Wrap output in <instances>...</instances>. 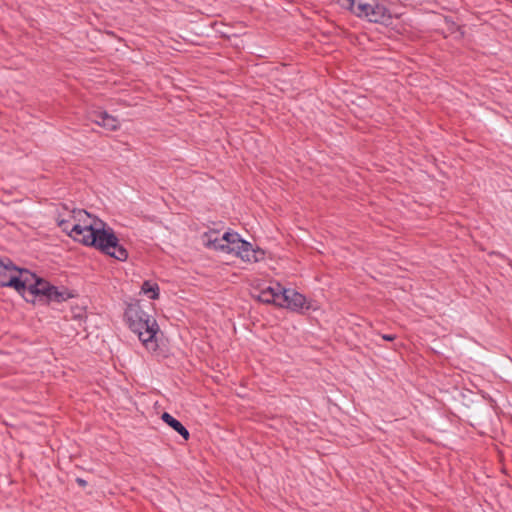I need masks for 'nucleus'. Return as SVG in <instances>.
<instances>
[{
  "mask_svg": "<svg viewBox=\"0 0 512 512\" xmlns=\"http://www.w3.org/2000/svg\"><path fill=\"white\" fill-rule=\"evenodd\" d=\"M62 208L68 211L69 216V218H64V214L59 212L56 217L57 225L63 232L67 233L75 241L94 247L116 260H127L128 251L119 243V239L113 229L106 228L104 221L92 216L83 209L70 208L68 205H63Z\"/></svg>",
  "mask_w": 512,
  "mask_h": 512,
  "instance_id": "f257e3e1",
  "label": "nucleus"
},
{
  "mask_svg": "<svg viewBox=\"0 0 512 512\" xmlns=\"http://www.w3.org/2000/svg\"><path fill=\"white\" fill-rule=\"evenodd\" d=\"M124 317L131 331L138 335L139 340L148 351L158 348L156 334L159 331L156 320L150 317L139 303L127 306Z\"/></svg>",
  "mask_w": 512,
  "mask_h": 512,
  "instance_id": "f03ea898",
  "label": "nucleus"
},
{
  "mask_svg": "<svg viewBox=\"0 0 512 512\" xmlns=\"http://www.w3.org/2000/svg\"><path fill=\"white\" fill-rule=\"evenodd\" d=\"M19 278L26 281L22 289L16 290L19 293L23 294L28 291L31 295L44 299L47 302L53 301L58 303L73 297V294L66 288L59 289L26 269H22Z\"/></svg>",
  "mask_w": 512,
  "mask_h": 512,
  "instance_id": "7ed1b4c3",
  "label": "nucleus"
},
{
  "mask_svg": "<svg viewBox=\"0 0 512 512\" xmlns=\"http://www.w3.org/2000/svg\"><path fill=\"white\" fill-rule=\"evenodd\" d=\"M21 272L9 258H0V286L22 289L26 281L19 278Z\"/></svg>",
  "mask_w": 512,
  "mask_h": 512,
  "instance_id": "20e7f679",
  "label": "nucleus"
},
{
  "mask_svg": "<svg viewBox=\"0 0 512 512\" xmlns=\"http://www.w3.org/2000/svg\"><path fill=\"white\" fill-rule=\"evenodd\" d=\"M357 17H365L373 23H385L391 19L388 8L383 4L375 2L374 4L359 3L357 10H352Z\"/></svg>",
  "mask_w": 512,
  "mask_h": 512,
  "instance_id": "39448f33",
  "label": "nucleus"
},
{
  "mask_svg": "<svg viewBox=\"0 0 512 512\" xmlns=\"http://www.w3.org/2000/svg\"><path fill=\"white\" fill-rule=\"evenodd\" d=\"M213 234L215 232L205 234L208 237L207 246L222 252L234 253L236 249H239L240 242L243 241L236 232H226L221 238H212Z\"/></svg>",
  "mask_w": 512,
  "mask_h": 512,
  "instance_id": "423d86ee",
  "label": "nucleus"
},
{
  "mask_svg": "<svg viewBox=\"0 0 512 512\" xmlns=\"http://www.w3.org/2000/svg\"><path fill=\"white\" fill-rule=\"evenodd\" d=\"M88 119L109 131H116L120 126L118 119L104 110L89 111Z\"/></svg>",
  "mask_w": 512,
  "mask_h": 512,
  "instance_id": "0eeeda50",
  "label": "nucleus"
},
{
  "mask_svg": "<svg viewBox=\"0 0 512 512\" xmlns=\"http://www.w3.org/2000/svg\"><path fill=\"white\" fill-rule=\"evenodd\" d=\"M282 291L283 287L279 283H276L275 286H269L262 289L257 299L262 303L274 304L280 307L283 304L281 299H285L286 297Z\"/></svg>",
  "mask_w": 512,
  "mask_h": 512,
  "instance_id": "6e6552de",
  "label": "nucleus"
},
{
  "mask_svg": "<svg viewBox=\"0 0 512 512\" xmlns=\"http://www.w3.org/2000/svg\"><path fill=\"white\" fill-rule=\"evenodd\" d=\"M234 254L245 262H258L264 258V251L260 248L254 249L252 244L243 240L240 242L239 249Z\"/></svg>",
  "mask_w": 512,
  "mask_h": 512,
  "instance_id": "1a4fd4ad",
  "label": "nucleus"
},
{
  "mask_svg": "<svg viewBox=\"0 0 512 512\" xmlns=\"http://www.w3.org/2000/svg\"><path fill=\"white\" fill-rule=\"evenodd\" d=\"M282 293L286 296L285 299H281L283 304L280 306L282 308H288L292 311H300L305 307L306 297L301 293L283 288Z\"/></svg>",
  "mask_w": 512,
  "mask_h": 512,
  "instance_id": "9d476101",
  "label": "nucleus"
},
{
  "mask_svg": "<svg viewBox=\"0 0 512 512\" xmlns=\"http://www.w3.org/2000/svg\"><path fill=\"white\" fill-rule=\"evenodd\" d=\"M161 419L169 425L173 430L179 433L185 440H188L190 437L189 431L182 425L180 421L175 419L168 412H164L161 416Z\"/></svg>",
  "mask_w": 512,
  "mask_h": 512,
  "instance_id": "9b49d317",
  "label": "nucleus"
},
{
  "mask_svg": "<svg viewBox=\"0 0 512 512\" xmlns=\"http://www.w3.org/2000/svg\"><path fill=\"white\" fill-rule=\"evenodd\" d=\"M141 289L145 294L151 293V295L149 296L151 299L155 300L159 298V287L156 283L144 281Z\"/></svg>",
  "mask_w": 512,
  "mask_h": 512,
  "instance_id": "f8f14e48",
  "label": "nucleus"
},
{
  "mask_svg": "<svg viewBox=\"0 0 512 512\" xmlns=\"http://www.w3.org/2000/svg\"><path fill=\"white\" fill-rule=\"evenodd\" d=\"M71 318L76 320H82L86 318V310L84 307H72L71 308Z\"/></svg>",
  "mask_w": 512,
  "mask_h": 512,
  "instance_id": "ddd939ff",
  "label": "nucleus"
},
{
  "mask_svg": "<svg viewBox=\"0 0 512 512\" xmlns=\"http://www.w3.org/2000/svg\"><path fill=\"white\" fill-rule=\"evenodd\" d=\"M381 337H382V339H384L386 341H393L396 338V336L393 334H383V335H381Z\"/></svg>",
  "mask_w": 512,
  "mask_h": 512,
  "instance_id": "4468645a",
  "label": "nucleus"
},
{
  "mask_svg": "<svg viewBox=\"0 0 512 512\" xmlns=\"http://www.w3.org/2000/svg\"><path fill=\"white\" fill-rule=\"evenodd\" d=\"M63 205H64V204H61V205L57 208V214H59V212H61V213H63V214H64V218H69V216H68V211L63 210V208H62V206H63ZM57 216H58V215H56V217H57Z\"/></svg>",
  "mask_w": 512,
  "mask_h": 512,
  "instance_id": "2eb2a0df",
  "label": "nucleus"
},
{
  "mask_svg": "<svg viewBox=\"0 0 512 512\" xmlns=\"http://www.w3.org/2000/svg\"><path fill=\"white\" fill-rule=\"evenodd\" d=\"M76 482L78 483L79 486L81 487H85L87 485V481L82 479V478H77L76 479Z\"/></svg>",
  "mask_w": 512,
  "mask_h": 512,
  "instance_id": "dca6fc26",
  "label": "nucleus"
},
{
  "mask_svg": "<svg viewBox=\"0 0 512 512\" xmlns=\"http://www.w3.org/2000/svg\"><path fill=\"white\" fill-rule=\"evenodd\" d=\"M346 1L348 2L347 9L352 11L354 9V6H355V0H346Z\"/></svg>",
  "mask_w": 512,
  "mask_h": 512,
  "instance_id": "f3484780",
  "label": "nucleus"
}]
</instances>
